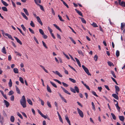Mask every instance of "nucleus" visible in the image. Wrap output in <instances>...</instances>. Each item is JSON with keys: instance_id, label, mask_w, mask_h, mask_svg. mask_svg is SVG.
<instances>
[{"instance_id": "46", "label": "nucleus", "mask_w": 125, "mask_h": 125, "mask_svg": "<svg viewBox=\"0 0 125 125\" xmlns=\"http://www.w3.org/2000/svg\"><path fill=\"white\" fill-rule=\"evenodd\" d=\"M58 17L60 21H64V20L62 19V17L61 16L59 15H58Z\"/></svg>"}, {"instance_id": "20", "label": "nucleus", "mask_w": 125, "mask_h": 125, "mask_svg": "<svg viewBox=\"0 0 125 125\" xmlns=\"http://www.w3.org/2000/svg\"><path fill=\"white\" fill-rule=\"evenodd\" d=\"M75 10L76 12L80 15L83 16L82 13L79 11L77 9H75Z\"/></svg>"}, {"instance_id": "22", "label": "nucleus", "mask_w": 125, "mask_h": 125, "mask_svg": "<svg viewBox=\"0 0 125 125\" xmlns=\"http://www.w3.org/2000/svg\"><path fill=\"white\" fill-rule=\"evenodd\" d=\"M1 1L2 3L5 6H7L8 5V4H7L6 2L4 1L3 0H1Z\"/></svg>"}, {"instance_id": "55", "label": "nucleus", "mask_w": 125, "mask_h": 125, "mask_svg": "<svg viewBox=\"0 0 125 125\" xmlns=\"http://www.w3.org/2000/svg\"><path fill=\"white\" fill-rule=\"evenodd\" d=\"M48 30L49 31L50 33H52V30L49 27H48Z\"/></svg>"}, {"instance_id": "48", "label": "nucleus", "mask_w": 125, "mask_h": 125, "mask_svg": "<svg viewBox=\"0 0 125 125\" xmlns=\"http://www.w3.org/2000/svg\"><path fill=\"white\" fill-rule=\"evenodd\" d=\"M30 25L32 27H35L34 24L32 21H31Z\"/></svg>"}, {"instance_id": "25", "label": "nucleus", "mask_w": 125, "mask_h": 125, "mask_svg": "<svg viewBox=\"0 0 125 125\" xmlns=\"http://www.w3.org/2000/svg\"><path fill=\"white\" fill-rule=\"evenodd\" d=\"M14 72L15 73H19V71L18 69L16 68H15L13 69Z\"/></svg>"}, {"instance_id": "28", "label": "nucleus", "mask_w": 125, "mask_h": 125, "mask_svg": "<svg viewBox=\"0 0 125 125\" xmlns=\"http://www.w3.org/2000/svg\"><path fill=\"white\" fill-rule=\"evenodd\" d=\"M8 84L10 87H11L12 86V83L11 79H10Z\"/></svg>"}, {"instance_id": "37", "label": "nucleus", "mask_w": 125, "mask_h": 125, "mask_svg": "<svg viewBox=\"0 0 125 125\" xmlns=\"http://www.w3.org/2000/svg\"><path fill=\"white\" fill-rule=\"evenodd\" d=\"M21 27L22 28L23 30L25 31H26V29L25 27H24V25L23 24L21 25Z\"/></svg>"}, {"instance_id": "42", "label": "nucleus", "mask_w": 125, "mask_h": 125, "mask_svg": "<svg viewBox=\"0 0 125 125\" xmlns=\"http://www.w3.org/2000/svg\"><path fill=\"white\" fill-rule=\"evenodd\" d=\"M39 31L40 33L42 35H43L44 34L43 31L42 29H39Z\"/></svg>"}, {"instance_id": "49", "label": "nucleus", "mask_w": 125, "mask_h": 125, "mask_svg": "<svg viewBox=\"0 0 125 125\" xmlns=\"http://www.w3.org/2000/svg\"><path fill=\"white\" fill-rule=\"evenodd\" d=\"M42 44H43V46H44L47 49L48 48V47L46 46V44L43 41H42Z\"/></svg>"}, {"instance_id": "2", "label": "nucleus", "mask_w": 125, "mask_h": 125, "mask_svg": "<svg viewBox=\"0 0 125 125\" xmlns=\"http://www.w3.org/2000/svg\"><path fill=\"white\" fill-rule=\"evenodd\" d=\"M70 90L73 92L74 93H75L76 92L78 93L79 92V90L78 87L77 86H75L74 87V89L72 88H70Z\"/></svg>"}, {"instance_id": "3", "label": "nucleus", "mask_w": 125, "mask_h": 125, "mask_svg": "<svg viewBox=\"0 0 125 125\" xmlns=\"http://www.w3.org/2000/svg\"><path fill=\"white\" fill-rule=\"evenodd\" d=\"M83 69L84 70L85 73L89 75H91V74L89 73L88 69L83 65L82 66Z\"/></svg>"}, {"instance_id": "58", "label": "nucleus", "mask_w": 125, "mask_h": 125, "mask_svg": "<svg viewBox=\"0 0 125 125\" xmlns=\"http://www.w3.org/2000/svg\"><path fill=\"white\" fill-rule=\"evenodd\" d=\"M47 104L48 106L50 107H51V106L50 104V103L48 101L47 102Z\"/></svg>"}, {"instance_id": "52", "label": "nucleus", "mask_w": 125, "mask_h": 125, "mask_svg": "<svg viewBox=\"0 0 125 125\" xmlns=\"http://www.w3.org/2000/svg\"><path fill=\"white\" fill-rule=\"evenodd\" d=\"M92 25L94 27H98L96 24L94 22H93L92 24Z\"/></svg>"}, {"instance_id": "56", "label": "nucleus", "mask_w": 125, "mask_h": 125, "mask_svg": "<svg viewBox=\"0 0 125 125\" xmlns=\"http://www.w3.org/2000/svg\"><path fill=\"white\" fill-rule=\"evenodd\" d=\"M38 5L40 6V8L41 9V10H44V9L42 6V5L40 4H38Z\"/></svg>"}, {"instance_id": "9", "label": "nucleus", "mask_w": 125, "mask_h": 125, "mask_svg": "<svg viewBox=\"0 0 125 125\" xmlns=\"http://www.w3.org/2000/svg\"><path fill=\"white\" fill-rule=\"evenodd\" d=\"M61 88L62 89L63 92H64L65 93L69 95L71 94L70 93H69L68 91L66 90L64 88H63L62 86H61Z\"/></svg>"}, {"instance_id": "36", "label": "nucleus", "mask_w": 125, "mask_h": 125, "mask_svg": "<svg viewBox=\"0 0 125 125\" xmlns=\"http://www.w3.org/2000/svg\"><path fill=\"white\" fill-rule=\"evenodd\" d=\"M125 27V23H122L121 24V28H124Z\"/></svg>"}, {"instance_id": "17", "label": "nucleus", "mask_w": 125, "mask_h": 125, "mask_svg": "<svg viewBox=\"0 0 125 125\" xmlns=\"http://www.w3.org/2000/svg\"><path fill=\"white\" fill-rule=\"evenodd\" d=\"M75 59L78 65L80 67H81V64L80 63V61L78 59L76 58H75Z\"/></svg>"}, {"instance_id": "16", "label": "nucleus", "mask_w": 125, "mask_h": 125, "mask_svg": "<svg viewBox=\"0 0 125 125\" xmlns=\"http://www.w3.org/2000/svg\"><path fill=\"white\" fill-rule=\"evenodd\" d=\"M2 52L5 54H6L7 53V52L4 46L2 49L1 50Z\"/></svg>"}, {"instance_id": "13", "label": "nucleus", "mask_w": 125, "mask_h": 125, "mask_svg": "<svg viewBox=\"0 0 125 125\" xmlns=\"http://www.w3.org/2000/svg\"><path fill=\"white\" fill-rule=\"evenodd\" d=\"M4 104L5 105L6 107H8L10 105V104L7 101L4 100Z\"/></svg>"}, {"instance_id": "57", "label": "nucleus", "mask_w": 125, "mask_h": 125, "mask_svg": "<svg viewBox=\"0 0 125 125\" xmlns=\"http://www.w3.org/2000/svg\"><path fill=\"white\" fill-rule=\"evenodd\" d=\"M29 29L30 31L32 34H34V31L31 29L30 28H29Z\"/></svg>"}, {"instance_id": "32", "label": "nucleus", "mask_w": 125, "mask_h": 125, "mask_svg": "<svg viewBox=\"0 0 125 125\" xmlns=\"http://www.w3.org/2000/svg\"><path fill=\"white\" fill-rule=\"evenodd\" d=\"M10 121L12 122H13L14 121V118L13 116H11L10 117Z\"/></svg>"}, {"instance_id": "39", "label": "nucleus", "mask_w": 125, "mask_h": 125, "mask_svg": "<svg viewBox=\"0 0 125 125\" xmlns=\"http://www.w3.org/2000/svg\"><path fill=\"white\" fill-rule=\"evenodd\" d=\"M2 10L4 11H8L6 7H2Z\"/></svg>"}, {"instance_id": "41", "label": "nucleus", "mask_w": 125, "mask_h": 125, "mask_svg": "<svg viewBox=\"0 0 125 125\" xmlns=\"http://www.w3.org/2000/svg\"><path fill=\"white\" fill-rule=\"evenodd\" d=\"M69 38L72 41V42L74 43V44H76L75 42L73 40V39L71 37H69Z\"/></svg>"}, {"instance_id": "26", "label": "nucleus", "mask_w": 125, "mask_h": 125, "mask_svg": "<svg viewBox=\"0 0 125 125\" xmlns=\"http://www.w3.org/2000/svg\"><path fill=\"white\" fill-rule=\"evenodd\" d=\"M47 90L50 93H51L52 92V91L51 89H50V87H49V86H48V85H47Z\"/></svg>"}, {"instance_id": "33", "label": "nucleus", "mask_w": 125, "mask_h": 125, "mask_svg": "<svg viewBox=\"0 0 125 125\" xmlns=\"http://www.w3.org/2000/svg\"><path fill=\"white\" fill-rule=\"evenodd\" d=\"M69 79L70 81H71V82H72L73 83H76V81L73 79H72L71 78H69Z\"/></svg>"}, {"instance_id": "5", "label": "nucleus", "mask_w": 125, "mask_h": 125, "mask_svg": "<svg viewBox=\"0 0 125 125\" xmlns=\"http://www.w3.org/2000/svg\"><path fill=\"white\" fill-rule=\"evenodd\" d=\"M118 1L119 4L123 7H125V2L122 1L121 2V0H118Z\"/></svg>"}, {"instance_id": "53", "label": "nucleus", "mask_w": 125, "mask_h": 125, "mask_svg": "<svg viewBox=\"0 0 125 125\" xmlns=\"http://www.w3.org/2000/svg\"><path fill=\"white\" fill-rule=\"evenodd\" d=\"M53 80L54 81L57 82L59 84H61V83L59 80H58L56 79H54Z\"/></svg>"}, {"instance_id": "24", "label": "nucleus", "mask_w": 125, "mask_h": 125, "mask_svg": "<svg viewBox=\"0 0 125 125\" xmlns=\"http://www.w3.org/2000/svg\"><path fill=\"white\" fill-rule=\"evenodd\" d=\"M34 1L36 4L37 5L39 4L38 3L40 4L41 3V0H34Z\"/></svg>"}, {"instance_id": "61", "label": "nucleus", "mask_w": 125, "mask_h": 125, "mask_svg": "<svg viewBox=\"0 0 125 125\" xmlns=\"http://www.w3.org/2000/svg\"><path fill=\"white\" fill-rule=\"evenodd\" d=\"M92 93L96 97H98V95L96 94L95 92L94 91H93L92 92Z\"/></svg>"}, {"instance_id": "34", "label": "nucleus", "mask_w": 125, "mask_h": 125, "mask_svg": "<svg viewBox=\"0 0 125 125\" xmlns=\"http://www.w3.org/2000/svg\"><path fill=\"white\" fill-rule=\"evenodd\" d=\"M50 83L54 87L56 88H57V86L55 83L51 81H50Z\"/></svg>"}, {"instance_id": "63", "label": "nucleus", "mask_w": 125, "mask_h": 125, "mask_svg": "<svg viewBox=\"0 0 125 125\" xmlns=\"http://www.w3.org/2000/svg\"><path fill=\"white\" fill-rule=\"evenodd\" d=\"M104 86L105 88H106L108 91L110 90V89L109 88L108 86L107 85H104Z\"/></svg>"}, {"instance_id": "30", "label": "nucleus", "mask_w": 125, "mask_h": 125, "mask_svg": "<svg viewBox=\"0 0 125 125\" xmlns=\"http://www.w3.org/2000/svg\"><path fill=\"white\" fill-rule=\"evenodd\" d=\"M107 63L108 65L110 66H111L112 65L114 66V65L113 63L111 62L108 61L107 62Z\"/></svg>"}, {"instance_id": "18", "label": "nucleus", "mask_w": 125, "mask_h": 125, "mask_svg": "<svg viewBox=\"0 0 125 125\" xmlns=\"http://www.w3.org/2000/svg\"><path fill=\"white\" fill-rule=\"evenodd\" d=\"M14 38L16 40L17 42L19 43L21 45L22 44V43L21 42L19 39H18L16 37H14Z\"/></svg>"}, {"instance_id": "4", "label": "nucleus", "mask_w": 125, "mask_h": 125, "mask_svg": "<svg viewBox=\"0 0 125 125\" xmlns=\"http://www.w3.org/2000/svg\"><path fill=\"white\" fill-rule=\"evenodd\" d=\"M77 109L78 112L80 116L81 117H83V112L79 108H77Z\"/></svg>"}, {"instance_id": "62", "label": "nucleus", "mask_w": 125, "mask_h": 125, "mask_svg": "<svg viewBox=\"0 0 125 125\" xmlns=\"http://www.w3.org/2000/svg\"><path fill=\"white\" fill-rule=\"evenodd\" d=\"M42 35H43V37L44 39H46L47 38L48 36L44 34Z\"/></svg>"}, {"instance_id": "7", "label": "nucleus", "mask_w": 125, "mask_h": 125, "mask_svg": "<svg viewBox=\"0 0 125 125\" xmlns=\"http://www.w3.org/2000/svg\"><path fill=\"white\" fill-rule=\"evenodd\" d=\"M4 122V119L3 117L0 114V123L2 125H3Z\"/></svg>"}, {"instance_id": "40", "label": "nucleus", "mask_w": 125, "mask_h": 125, "mask_svg": "<svg viewBox=\"0 0 125 125\" xmlns=\"http://www.w3.org/2000/svg\"><path fill=\"white\" fill-rule=\"evenodd\" d=\"M111 115H112V117L113 119L114 120H116V117L115 115L113 113H111Z\"/></svg>"}, {"instance_id": "11", "label": "nucleus", "mask_w": 125, "mask_h": 125, "mask_svg": "<svg viewBox=\"0 0 125 125\" xmlns=\"http://www.w3.org/2000/svg\"><path fill=\"white\" fill-rule=\"evenodd\" d=\"M5 35L6 36H8L9 39H11V40L13 41L14 40V39L12 38L11 36L9 34L7 33H6L5 34Z\"/></svg>"}, {"instance_id": "54", "label": "nucleus", "mask_w": 125, "mask_h": 125, "mask_svg": "<svg viewBox=\"0 0 125 125\" xmlns=\"http://www.w3.org/2000/svg\"><path fill=\"white\" fill-rule=\"evenodd\" d=\"M14 96L13 95H12L10 97V100L12 101H13L14 100Z\"/></svg>"}, {"instance_id": "44", "label": "nucleus", "mask_w": 125, "mask_h": 125, "mask_svg": "<svg viewBox=\"0 0 125 125\" xmlns=\"http://www.w3.org/2000/svg\"><path fill=\"white\" fill-rule=\"evenodd\" d=\"M98 58V56L97 55H95L94 57V60L95 61H96L97 60Z\"/></svg>"}, {"instance_id": "10", "label": "nucleus", "mask_w": 125, "mask_h": 125, "mask_svg": "<svg viewBox=\"0 0 125 125\" xmlns=\"http://www.w3.org/2000/svg\"><path fill=\"white\" fill-rule=\"evenodd\" d=\"M52 72L56 74L59 77H62V76L57 71H56L55 72L53 71Z\"/></svg>"}, {"instance_id": "64", "label": "nucleus", "mask_w": 125, "mask_h": 125, "mask_svg": "<svg viewBox=\"0 0 125 125\" xmlns=\"http://www.w3.org/2000/svg\"><path fill=\"white\" fill-rule=\"evenodd\" d=\"M21 113L22 114V115L24 116L26 118H27V116L26 115V114H25V113L23 112H21Z\"/></svg>"}, {"instance_id": "35", "label": "nucleus", "mask_w": 125, "mask_h": 125, "mask_svg": "<svg viewBox=\"0 0 125 125\" xmlns=\"http://www.w3.org/2000/svg\"><path fill=\"white\" fill-rule=\"evenodd\" d=\"M119 52L118 50H117L116 53V55L117 57H118L119 56Z\"/></svg>"}, {"instance_id": "6", "label": "nucleus", "mask_w": 125, "mask_h": 125, "mask_svg": "<svg viewBox=\"0 0 125 125\" xmlns=\"http://www.w3.org/2000/svg\"><path fill=\"white\" fill-rule=\"evenodd\" d=\"M114 101L115 102H116L117 103L116 104H115V106L118 111H120V107L119 106L118 103L117 101L115 100L114 99Z\"/></svg>"}, {"instance_id": "21", "label": "nucleus", "mask_w": 125, "mask_h": 125, "mask_svg": "<svg viewBox=\"0 0 125 125\" xmlns=\"http://www.w3.org/2000/svg\"><path fill=\"white\" fill-rule=\"evenodd\" d=\"M21 13L24 18L26 20H28V18L26 16V15L23 12H21Z\"/></svg>"}, {"instance_id": "50", "label": "nucleus", "mask_w": 125, "mask_h": 125, "mask_svg": "<svg viewBox=\"0 0 125 125\" xmlns=\"http://www.w3.org/2000/svg\"><path fill=\"white\" fill-rule=\"evenodd\" d=\"M77 51L79 54L82 55H83L82 52L81 50H78Z\"/></svg>"}, {"instance_id": "14", "label": "nucleus", "mask_w": 125, "mask_h": 125, "mask_svg": "<svg viewBox=\"0 0 125 125\" xmlns=\"http://www.w3.org/2000/svg\"><path fill=\"white\" fill-rule=\"evenodd\" d=\"M119 118L120 120L124 122L125 119V118L123 116H119Z\"/></svg>"}, {"instance_id": "29", "label": "nucleus", "mask_w": 125, "mask_h": 125, "mask_svg": "<svg viewBox=\"0 0 125 125\" xmlns=\"http://www.w3.org/2000/svg\"><path fill=\"white\" fill-rule=\"evenodd\" d=\"M19 80L21 83L23 84L24 83L23 79L22 77H19Z\"/></svg>"}, {"instance_id": "45", "label": "nucleus", "mask_w": 125, "mask_h": 125, "mask_svg": "<svg viewBox=\"0 0 125 125\" xmlns=\"http://www.w3.org/2000/svg\"><path fill=\"white\" fill-rule=\"evenodd\" d=\"M81 20L82 21V22L84 23L85 24L86 23V21H85V20H84V19L83 18H81Z\"/></svg>"}, {"instance_id": "8", "label": "nucleus", "mask_w": 125, "mask_h": 125, "mask_svg": "<svg viewBox=\"0 0 125 125\" xmlns=\"http://www.w3.org/2000/svg\"><path fill=\"white\" fill-rule=\"evenodd\" d=\"M36 18L37 20L39 22V23L41 25H42L43 23L42 22L41 20L40 19V18L39 16H37L36 17Z\"/></svg>"}, {"instance_id": "43", "label": "nucleus", "mask_w": 125, "mask_h": 125, "mask_svg": "<svg viewBox=\"0 0 125 125\" xmlns=\"http://www.w3.org/2000/svg\"><path fill=\"white\" fill-rule=\"evenodd\" d=\"M13 94L14 92L12 91L11 90L9 92L8 95H11Z\"/></svg>"}, {"instance_id": "47", "label": "nucleus", "mask_w": 125, "mask_h": 125, "mask_svg": "<svg viewBox=\"0 0 125 125\" xmlns=\"http://www.w3.org/2000/svg\"><path fill=\"white\" fill-rule=\"evenodd\" d=\"M17 29L24 36L25 35L22 32V31L18 27H17Z\"/></svg>"}, {"instance_id": "12", "label": "nucleus", "mask_w": 125, "mask_h": 125, "mask_svg": "<svg viewBox=\"0 0 125 125\" xmlns=\"http://www.w3.org/2000/svg\"><path fill=\"white\" fill-rule=\"evenodd\" d=\"M115 92L116 93L118 94V93L117 92H118L120 91V89L119 87L116 85H115Z\"/></svg>"}, {"instance_id": "31", "label": "nucleus", "mask_w": 125, "mask_h": 125, "mask_svg": "<svg viewBox=\"0 0 125 125\" xmlns=\"http://www.w3.org/2000/svg\"><path fill=\"white\" fill-rule=\"evenodd\" d=\"M111 74L115 78H116V76L115 74L114 71L112 70L111 71Z\"/></svg>"}, {"instance_id": "60", "label": "nucleus", "mask_w": 125, "mask_h": 125, "mask_svg": "<svg viewBox=\"0 0 125 125\" xmlns=\"http://www.w3.org/2000/svg\"><path fill=\"white\" fill-rule=\"evenodd\" d=\"M68 66L69 67H70L73 70V71H75V72H76V70L73 67H72V66H71L69 65H68Z\"/></svg>"}, {"instance_id": "19", "label": "nucleus", "mask_w": 125, "mask_h": 125, "mask_svg": "<svg viewBox=\"0 0 125 125\" xmlns=\"http://www.w3.org/2000/svg\"><path fill=\"white\" fill-rule=\"evenodd\" d=\"M27 101L31 105H32V103L31 100L28 98L27 99Z\"/></svg>"}, {"instance_id": "38", "label": "nucleus", "mask_w": 125, "mask_h": 125, "mask_svg": "<svg viewBox=\"0 0 125 125\" xmlns=\"http://www.w3.org/2000/svg\"><path fill=\"white\" fill-rule=\"evenodd\" d=\"M17 115L21 119H22L23 118V117L21 114L19 112H18L17 113Z\"/></svg>"}, {"instance_id": "15", "label": "nucleus", "mask_w": 125, "mask_h": 125, "mask_svg": "<svg viewBox=\"0 0 125 125\" xmlns=\"http://www.w3.org/2000/svg\"><path fill=\"white\" fill-rule=\"evenodd\" d=\"M112 96L115 99L118 100L119 99L117 95L115 94H112Z\"/></svg>"}, {"instance_id": "51", "label": "nucleus", "mask_w": 125, "mask_h": 125, "mask_svg": "<svg viewBox=\"0 0 125 125\" xmlns=\"http://www.w3.org/2000/svg\"><path fill=\"white\" fill-rule=\"evenodd\" d=\"M33 39L36 42V43L37 44H39V42H38L37 39L35 37V36H34L33 37Z\"/></svg>"}, {"instance_id": "59", "label": "nucleus", "mask_w": 125, "mask_h": 125, "mask_svg": "<svg viewBox=\"0 0 125 125\" xmlns=\"http://www.w3.org/2000/svg\"><path fill=\"white\" fill-rule=\"evenodd\" d=\"M62 83V84H63V85L64 87H67L68 86V84H67L64 83V82H63Z\"/></svg>"}, {"instance_id": "23", "label": "nucleus", "mask_w": 125, "mask_h": 125, "mask_svg": "<svg viewBox=\"0 0 125 125\" xmlns=\"http://www.w3.org/2000/svg\"><path fill=\"white\" fill-rule=\"evenodd\" d=\"M23 10H24V12H25V14L29 16V13L27 9H26L24 8L23 9Z\"/></svg>"}, {"instance_id": "1", "label": "nucleus", "mask_w": 125, "mask_h": 125, "mask_svg": "<svg viewBox=\"0 0 125 125\" xmlns=\"http://www.w3.org/2000/svg\"><path fill=\"white\" fill-rule=\"evenodd\" d=\"M20 102L23 108L26 107V101L24 95L22 96L21 99L20 100Z\"/></svg>"}, {"instance_id": "27", "label": "nucleus", "mask_w": 125, "mask_h": 125, "mask_svg": "<svg viewBox=\"0 0 125 125\" xmlns=\"http://www.w3.org/2000/svg\"><path fill=\"white\" fill-rule=\"evenodd\" d=\"M16 88V90L17 91V93L19 94H20V91L18 87L16 86H15Z\"/></svg>"}]
</instances>
